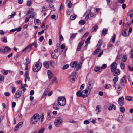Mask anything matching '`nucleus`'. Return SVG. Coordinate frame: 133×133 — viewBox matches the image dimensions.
<instances>
[{
  "mask_svg": "<svg viewBox=\"0 0 133 133\" xmlns=\"http://www.w3.org/2000/svg\"><path fill=\"white\" fill-rule=\"evenodd\" d=\"M69 67V65L68 64L65 65L63 67V69H65Z\"/></svg>",
  "mask_w": 133,
  "mask_h": 133,
  "instance_id": "nucleus-48",
  "label": "nucleus"
},
{
  "mask_svg": "<svg viewBox=\"0 0 133 133\" xmlns=\"http://www.w3.org/2000/svg\"><path fill=\"white\" fill-rule=\"evenodd\" d=\"M58 103L59 105L64 106L66 104V100L65 98L63 97H59L58 99Z\"/></svg>",
  "mask_w": 133,
  "mask_h": 133,
  "instance_id": "nucleus-4",
  "label": "nucleus"
},
{
  "mask_svg": "<svg viewBox=\"0 0 133 133\" xmlns=\"http://www.w3.org/2000/svg\"><path fill=\"white\" fill-rule=\"evenodd\" d=\"M72 6V4L71 2H69L68 4V6L69 8H71Z\"/></svg>",
  "mask_w": 133,
  "mask_h": 133,
  "instance_id": "nucleus-47",
  "label": "nucleus"
},
{
  "mask_svg": "<svg viewBox=\"0 0 133 133\" xmlns=\"http://www.w3.org/2000/svg\"><path fill=\"white\" fill-rule=\"evenodd\" d=\"M85 21L83 20H81L79 22V24L82 25H84L85 24Z\"/></svg>",
  "mask_w": 133,
  "mask_h": 133,
  "instance_id": "nucleus-34",
  "label": "nucleus"
},
{
  "mask_svg": "<svg viewBox=\"0 0 133 133\" xmlns=\"http://www.w3.org/2000/svg\"><path fill=\"white\" fill-rule=\"evenodd\" d=\"M44 130L45 128H42L39 130L38 133H43Z\"/></svg>",
  "mask_w": 133,
  "mask_h": 133,
  "instance_id": "nucleus-50",
  "label": "nucleus"
},
{
  "mask_svg": "<svg viewBox=\"0 0 133 133\" xmlns=\"http://www.w3.org/2000/svg\"><path fill=\"white\" fill-rule=\"evenodd\" d=\"M0 53H4V49L1 47H0Z\"/></svg>",
  "mask_w": 133,
  "mask_h": 133,
  "instance_id": "nucleus-62",
  "label": "nucleus"
},
{
  "mask_svg": "<svg viewBox=\"0 0 133 133\" xmlns=\"http://www.w3.org/2000/svg\"><path fill=\"white\" fill-rule=\"evenodd\" d=\"M93 83L94 81H90L88 83L87 85V87L85 89L90 93L91 90L92 88Z\"/></svg>",
  "mask_w": 133,
  "mask_h": 133,
  "instance_id": "nucleus-8",
  "label": "nucleus"
},
{
  "mask_svg": "<svg viewBox=\"0 0 133 133\" xmlns=\"http://www.w3.org/2000/svg\"><path fill=\"white\" fill-rule=\"evenodd\" d=\"M100 109L101 107L98 105H97L96 107V110L97 111V114H98V112H101V111Z\"/></svg>",
  "mask_w": 133,
  "mask_h": 133,
  "instance_id": "nucleus-26",
  "label": "nucleus"
},
{
  "mask_svg": "<svg viewBox=\"0 0 133 133\" xmlns=\"http://www.w3.org/2000/svg\"><path fill=\"white\" fill-rule=\"evenodd\" d=\"M124 98L123 96H122L119 98L118 102L119 105L120 106H122L124 104Z\"/></svg>",
  "mask_w": 133,
  "mask_h": 133,
  "instance_id": "nucleus-9",
  "label": "nucleus"
},
{
  "mask_svg": "<svg viewBox=\"0 0 133 133\" xmlns=\"http://www.w3.org/2000/svg\"><path fill=\"white\" fill-rule=\"evenodd\" d=\"M4 79V76L0 75V83H3V81Z\"/></svg>",
  "mask_w": 133,
  "mask_h": 133,
  "instance_id": "nucleus-24",
  "label": "nucleus"
},
{
  "mask_svg": "<svg viewBox=\"0 0 133 133\" xmlns=\"http://www.w3.org/2000/svg\"><path fill=\"white\" fill-rule=\"evenodd\" d=\"M47 74L49 79H51L53 76V74L52 72L49 70H48L47 71Z\"/></svg>",
  "mask_w": 133,
  "mask_h": 133,
  "instance_id": "nucleus-15",
  "label": "nucleus"
},
{
  "mask_svg": "<svg viewBox=\"0 0 133 133\" xmlns=\"http://www.w3.org/2000/svg\"><path fill=\"white\" fill-rule=\"evenodd\" d=\"M123 119V116L122 115H120L118 119V121L121 122Z\"/></svg>",
  "mask_w": 133,
  "mask_h": 133,
  "instance_id": "nucleus-37",
  "label": "nucleus"
},
{
  "mask_svg": "<svg viewBox=\"0 0 133 133\" xmlns=\"http://www.w3.org/2000/svg\"><path fill=\"white\" fill-rule=\"evenodd\" d=\"M127 31V29H125L124 30L122 33V35L123 36H128V35L129 34L128 33V35H127L126 33Z\"/></svg>",
  "mask_w": 133,
  "mask_h": 133,
  "instance_id": "nucleus-28",
  "label": "nucleus"
},
{
  "mask_svg": "<svg viewBox=\"0 0 133 133\" xmlns=\"http://www.w3.org/2000/svg\"><path fill=\"white\" fill-rule=\"evenodd\" d=\"M90 123V121L88 120H85L83 122L84 124H89Z\"/></svg>",
  "mask_w": 133,
  "mask_h": 133,
  "instance_id": "nucleus-51",
  "label": "nucleus"
},
{
  "mask_svg": "<svg viewBox=\"0 0 133 133\" xmlns=\"http://www.w3.org/2000/svg\"><path fill=\"white\" fill-rule=\"evenodd\" d=\"M100 49V47L96 49L95 50L93 53V55H95L97 54L99 51Z\"/></svg>",
  "mask_w": 133,
  "mask_h": 133,
  "instance_id": "nucleus-29",
  "label": "nucleus"
},
{
  "mask_svg": "<svg viewBox=\"0 0 133 133\" xmlns=\"http://www.w3.org/2000/svg\"><path fill=\"white\" fill-rule=\"evenodd\" d=\"M31 4V0L28 1H27V5L28 6H30Z\"/></svg>",
  "mask_w": 133,
  "mask_h": 133,
  "instance_id": "nucleus-46",
  "label": "nucleus"
},
{
  "mask_svg": "<svg viewBox=\"0 0 133 133\" xmlns=\"http://www.w3.org/2000/svg\"><path fill=\"white\" fill-rule=\"evenodd\" d=\"M34 23L36 25H40L41 24V21L38 19H34Z\"/></svg>",
  "mask_w": 133,
  "mask_h": 133,
  "instance_id": "nucleus-21",
  "label": "nucleus"
},
{
  "mask_svg": "<svg viewBox=\"0 0 133 133\" xmlns=\"http://www.w3.org/2000/svg\"><path fill=\"white\" fill-rule=\"evenodd\" d=\"M125 111V108L122 106L120 108V111L122 113H124Z\"/></svg>",
  "mask_w": 133,
  "mask_h": 133,
  "instance_id": "nucleus-33",
  "label": "nucleus"
},
{
  "mask_svg": "<svg viewBox=\"0 0 133 133\" xmlns=\"http://www.w3.org/2000/svg\"><path fill=\"white\" fill-rule=\"evenodd\" d=\"M84 40H82L80 41L78 45L77 48V50L78 51H80L82 48V46L83 45V43H84Z\"/></svg>",
  "mask_w": 133,
  "mask_h": 133,
  "instance_id": "nucleus-12",
  "label": "nucleus"
},
{
  "mask_svg": "<svg viewBox=\"0 0 133 133\" xmlns=\"http://www.w3.org/2000/svg\"><path fill=\"white\" fill-rule=\"evenodd\" d=\"M77 72H72L69 76L68 80L71 82L73 83L77 79Z\"/></svg>",
  "mask_w": 133,
  "mask_h": 133,
  "instance_id": "nucleus-3",
  "label": "nucleus"
},
{
  "mask_svg": "<svg viewBox=\"0 0 133 133\" xmlns=\"http://www.w3.org/2000/svg\"><path fill=\"white\" fill-rule=\"evenodd\" d=\"M117 64L116 62L112 63L110 65L111 70L112 72L114 71L116 69Z\"/></svg>",
  "mask_w": 133,
  "mask_h": 133,
  "instance_id": "nucleus-10",
  "label": "nucleus"
},
{
  "mask_svg": "<svg viewBox=\"0 0 133 133\" xmlns=\"http://www.w3.org/2000/svg\"><path fill=\"white\" fill-rule=\"evenodd\" d=\"M82 64V62H80L78 64L77 62L74 61L71 62L70 64V66L72 67H75L76 70H78L81 68V66Z\"/></svg>",
  "mask_w": 133,
  "mask_h": 133,
  "instance_id": "nucleus-2",
  "label": "nucleus"
},
{
  "mask_svg": "<svg viewBox=\"0 0 133 133\" xmlns=\"http://www.w3.org/2000/svg\"><path fill=\"white\" fill-rule=\"evenodd\" d=\"M39 117V115L38 114H35L32 117L31 119V123L32 124L36 123L38 120Z\"/></svg>",
  "mask_w": 133,
  "mask_h": 133,
  "instance_id": "nucleus-6",
  "label": "nucleus"
},
{
  "mask_svg": "<svg viewBox=\"0 0 133 133\" xmlns=\"http://www.w3.org/2000/svg\"><path fill=\"white\" fill-rule=\"evenodd\" d=\"M107 67V65L105 64H103L101 67H100L101 69H105Z\"/></svg>",
  "mask_w": 133,
  "mask_h": 133,
  "instance_id": "nucleus-43",
  "label": "nucleus"
},
{
  "mask_svg": "<svg viewBox=\"0 0 133 133\" xmlns=\"http://www.w3.org/2000/svg\"><path fill=\"white\" fill-rule=\"evenodd\" d=\"M120 66L122 69H124L125 65L124 63L121 62L120 64Z\"/></svg>",
  "mask_w": 133,
  "mask_h": 133,
  "instance_id": "nucleus-36",
  "label": "nucleus"
},
{
  "mask_svg": "<svg viewBox=\"0 0 133 133\" xmlns=\"http://www.w3.org/2000/svg\"><path fill=\"white\" fill-rule=\"evenodd\" d=\"M90 92L86 89L81 92V90H79L76 93V95L78 97H86L90 94Z\"/></svg>",
  "mask_w": 133,
  "mask_h": 133,
  "instance_id": "nucleus-1",
  "label": "nucleus"
},
{
  "mask_svg": "<svg viewBox=\"0 0 133 133\" xmlns=\"http://www.w3.org/2000/svg\"><path fill=\"white\" fill-rule=\"evenodd\" d=\"M44 113H42L40 115L39 119L40 121L42 122L44 120Z\"/></svg>",
  "mask_w": 133,
  "mask_h": 133,
  "instance_id": "nucleus-20",
  "label": "nucleus"
},
{
  "mask_svg": "<svg viewBox=\"0 0 133 133\" xmlns=\"http://www.w3.org/2000/svg\"><path fill=\"white\" fill-rule=\"evenodd\" d=\"M22 91L20 90H18L16 92L15 95V98H19L21 95Z\"/></svg>",
  "mask_w": 133,
  "mask_h": 133,
  "instance_id": "nucleus-11",
  "label": "nucleus"
},
{
  "mask_svg": "<svg viewBox=\"0 0 133 133\" xmlns=\"http://www.w3.org/2000/svg\"><path fill=\"white\" fill-rule=\"evenodd\" d=\"M43 65L46 69H48L49 68V65L48 63V61H45L44 62H43Z\"/></svg>",
  "mask_w": 133,
  "mask_h": 133,
  "instance_id": "nucleus-18",
  "label": "nucleus"
},
{
  "mask_svg": "<svg viewBox=\"0 0 133 133\" xmlns=\"http://www.w3.org/2000/svg\"><path fill=\"white\" fill-rule=\"evenodd\" d=\"M102 43V41L101 40H99L98 42V44L97 45V47H98L100 46L101 45Z\"/></svg>",
  "mask_w": 133,
  "mask_h": 133,
  "instance_id": "nucleus-45",
  "label": "nucleus"
},
{
  "mask_svg": "<svg viewBox=\"0 0 133 133\" xmlns=\"http://www.w3.org/2000/svg\"><path fill=\"white\" fill-rule=\"evenodd\" d=\"M116 38V35L115 34H114L113 36L112 37V42L113 43H114L115 41Z\"/></svg>",
  "mask_w": 133,
  "mask_h": 133,
  "instance_id": "nucleus-40",
  "label": "nucleus"
},
{
  "mask_svg": "<svg viewBox=\"0 0 133 133\" xmlns=\"http://www.w3.org/2000/svg\"><path fill=\"white\" fill-rule=\"evenodd\" d=\"M26 64H25L28 65L30 63V61L29 58H26Z\"/></svg>",
  "mask_w": 133,
  "mask_h": 133,
  "instance_id": "nucleus-54",
  "label": "nucleus"
},
{
  "mask_svg": "<svg viewBox=\"0 0 133 133\" xmlns=\"http://www.w3.org/2000/svg\"><path fill=\"white\" fill-rule=\"evenodd\" d=\"M53 108L55 110H58L59 109L58 105L56 102L53 104Z\"/></svg>",
  "mask_w": 133,
  "mask_h": 133,
  "instance_id": "nucleus-16",
  "label": "nucleus"
},
{
  "mask_svg": "<svg viewBox=\"0 0 133 133\" xmlns=\"http://www.w3.org/2000/svg\"><path fill=\"white\" fill-rule=\"evenodd\" d=\"M16 91V88L15 87H12V93H14Z\"/></svg>",
  "mask_w": 133,
  "mask_h": 133,
  "instance_id": "nucleus-55",
  "label": "nucleus"
},
{
  "mask_svg": "<svg viewBox=\"0 0 133 133\" xmlns=\"http://www.w3.org/2000/svg\"><path fill=\"white\" fill-rule=\"evenodd\" d=\"M76 35V33L73 34L71 36L70 39H74Z\"/></svg>",
  "mask_w": 133,
  "mask_h": 133,
  "instance_id": "nucleus-44",
  "label": "nucleus"
},
{
  "mask_svg": "<svg viewBox=\"0 0 133 133\" xmlns=\"http://www.w3.org/2000/svg\"><path fill=\"white\" fill-rule=\"evenodd\" d=\"M91 36L89 37L85 41V43L86 44L85 46H87L88 44H89L90 42V40L91 39Z\"/></svg>",
  "mask_w": 133,
  "mask_h": 133,
  "instance_id": "nucleus-22",
  "label": "nucleus"
},
{
  "mask_svg": "<svg viewBox=\"0 0 133 133\" xmlns=\"http://www.w3.org/2000/svg\"><path fill=\"white\" fill-rule=\"evenodd\" d=\"M52 43V40L51 39H49V44L50 45H51Z\"/></svg>",
  "mask_w": 133,
  "mask_h": 133,
  "instance_id": "nucleus-60",
  "label": "nucleus"
},
{
  "mask_svg": "<svg viewBox=\"0 0 133 133\" xmlns=\"http://www.w3.org/2000/svg\"><path fill=\"white\" fill-rule=\"evenodd\" d=\"M63 121V120L62 118L60 117L57 118L54 121L55 125L57 127L59 126L62 124Z\"/></svg>",
  "mask_w": 133,
  "mask_h": 133,
  "instance_id": "nucleus-7",
  "label": "nucleus"
},
{
  "mask_svg": "<svg viewBox=\"0 0 133 133\" xmlns=\"http://www.w3.org/2000/svg\"><path fill=\"white\" fill-rule=\"evenodd\" d=\"M42 64L40 63H37L33 66V71L35 72L39 71L41 68Z\"/></svg>",
  "mask_w": 133,
  "mask_h": 133,
  "instance_id": "nucleus-5",
  "label": "nucleus"
},
{
  "mask_svg": "<svg viewBox=\"0 0 133 133\" xmlns=\"http://www.w3.org/2000/svg\"><path fill=\"white\" fill-rule=\"evenodd\" d=\"M77 15H71L70 16V18L72 20H74L77 17Z\"/></svg>",
  "mask_w": 133,
  "mask_h": 133,
  "instance_id": "nucleus-31",
  "label": "nucleus"
},
{
  "mask_svg": "<svg viewBox=\"0 0 133 133\" xmlns=\"http://www.w3.org/2000/svg\"><path fill=\"white\" fill-rule=\"evenodd\" d=\"M16 29L17 32H19L21 30L22 28L21 27H19L17 28H16Z\"/></svg>",
  "mask_w": 133,
  "mask_h": 133,
  "instance_id": "nucleus-58",
  "label": "nucleus"
},
{
  "mask_svg": "<svg viewBox=\"0 0 133 133\" xmlns=\"http://www.w3.org/2000/svg\"><path fill=\"white\" fill-rule=\"evenodd\" d=\"M118 76H116L113 79V81L115 83V84H116V83L117 81L118 80Z\"/></svg>",
  "mask_w": 133,
  "mask_h": 133,
  "instance_id": "nucleus-27",
  "label": "nucleus"
},
{
  "mask_svg": "<svg viewBox=\"0 0 133 133\" xmlns=\"http://www.w3.org/2000/svg\"><path fill=\"white\" fill-rule=\"evenodd\" d=\"M111 86L110 84H106L105 87V89H109L111 88Z\"/></svg>",
  "mask_w": 133,
  "mask_h": 133,
  "instance_id": "nucleus-52",
  "label": "nucleus"
},
{
  "mask_svg": "<svg viewBox=\"0 0 133 133\" xmlns=\"http://www.w3.org/2000/svg\"><path fill=\"white\" fill-rule=\"evenodd\" d=\"M2 42L5 43H6L7 42V39L5 37L2 38Z\"/></svg>",
  "mask_w": 133,
  "mask_h": 133,
  "instance_id": "nucleus-42",
  "label": "nucleus"
},
{
  "mask_svg": "<svg viewBox=\"0 0 133 133\" xmlns=\"http://www.w3.org/2000/svg\"><path fill=\"white\" fill-rule=\"evenodd\" d=\"M127 59V57L125 55H124L122 58V59L123 61L124 62H125L126 61V60Z\"/></svg>",
  "mask_w": 133,
  "mask_h": 133,
  "instance_id": "nucleus-49",
  "label": "nucleus"
},
{
  "mask_svg": "<svg viewBox=\"0 0 133 133\" xmlns=\"http://www.w3.org/2000/svg\"><path fill=\"white\" fill-rule=\"evenodd\" d=\"M125 98L127 100H128L129 101H133V97L130 96H126Z\"/></svg>",
  "mask_w": 133,
  "mask_h": 133,
  "instance_id": "nucleus-23",
  "label": "nucleus"
},
{
  "mask_svg": "<svg viewBox=\"0 0 133 133\" xmlns=\"http://www.w3.org/2000/svg\"><path fill=\"white\" fill-rule=\"evenodd\" d=\"M2 72L3 74L5 75H7L8 73V71L6 70H3Z\"/></svg>",
  "mask_w": 133,
  "mask_h": 133,
  "instance_id": "nucleus-53",
  "label": "nucleus"
},
{
  "mask_svg": "<svg viewBox=\"0 0 133 133\" xmlns=\"http://www.w3.org/2000/svg\"><path fill=\"white\" fill-rule=\"evenodd\" d=\"M128 67L129 68V70L130 71H133V67H132L131 68L130 65H128Z\"/></svg>",
  "mask_w": 133,
  "mask_h": 133,
  "instance_id": "nucleus-56",
  "label": "nucleus"
},
{
  "mask_svg": "<svg viewBox=\"0 0 133 133\" xmlns=\"http://www.w3.org/2000/svg\"><path fill=\"white\" fill-rule=\"evenodd\" d=\"M41 9H42V11H41V12L42 11L44 12L45 11H46L47 10V7H45L44 6H43L41 8Z\"/></svg>",
  "mask_w": 133,
  "mask_h": 133,
  "instance_id": "nucleus-38",
  "label": "nucleus"
},
{
  "mask_svg": "<svg viewBox=\"0 0 133 133\" xmlns=\"http://www.w3.org/2000/svg\"><path fill=\"white\" fill-rule=\"evenodd\" d=\"M16 12H15L13 14L9 15L8 17V18L10 19L11 18L13 17L14 16L16 15Z\"/></svg>",
  "mask_w": 133,
  "mask_h": 133,
  "instance_id": "nucleus-39",
  "label": "nucleus"
},
{
  "mask_svg": "<svg viewBox=\"0 0 133 133\" xmlns=\"http://www.w3.org/2000/svg\"><path fill=\"white\" fill-rule=\"evenodd\" d=\"M33 46V43H31V44H30L28 46V48H30V49L29 51L31 49V48Z\"/></svg>",
  "mask_w": 133,
  "mask_h": 133,
  "instance_id": "nucleus-61",
  "label": "nucleus"
},
{
  "mask_svg": "<svg viewBox=\"0 0 133 133\" xmlns=\"http://www.w3.org/2000/svg\"><path fill=\"white\" fill-rule=\"evenodd\" d=\"M107 1V3L108 5H110L111 3V0H106Z\"/></svg>",
  "mask_w": 133,
  "mask_h": 133,
  "instance_id": "nucleus-63",
  "label": "nucleus"
},
{
  "mask_svg": "<svg viewBox=\"0 0 133 133\" xmlns=\"http://www.w3.org/2000/svg\"><path fill=\"white\" fill-rule=\"evenodd\" d=\"M47 95V93L44 91L42 95V97L43 98L44 97Z\"/></svg>",
  "mask_w": 133,
  "mask_h": 133,
  "instance_id": "nucleus-59",
  "label": "nucleus"
},
{
  "mask_svg": "<svg viewBox=\"0 0 133 133\" xmlns=\"http://www.w3.org/2000/svg\"><path fill=\"white\" fill-rule=\"evenodd\" d=\"M126 83V81L125 79V77L124 76L120 80V83L121 85L124 86L125 85Z\"/></svg>",
  "mask_w": 133,
  "mask_h": 133,
  "instance_id": "nucleus-13",
  "label": "nucleus"
},
{
  "mask_svg": "<svg viewBox=\"0 0 133 133\" xmlns=\"http://www.w3.org/2000/svg\"><path fill=\"white\" fill-rule=\"evenodd\" d=\"M50 63L51 66H53L54 64V62L52 61L51 60L50 61Z\"/></svg>",
  "mask_w": 133,
  "mask_h": 133,
  "instance_id": "nucleus-64",
  "label": "nucleus"
},
{
  "mask_svg": "<svg viewBox=\"0 0 133 133\" xmlns=\"http://www.w3.org/2000/svg\"><path fill=\"white\" fill-rule=\"evenodd\" d=\"M113 45L111 44H109L108 46V49L109 50L111 49Z\"/></svg>",
  "mask_w": 133,
  "mask_h": 133,
  "instance_id": "nucleus-41",
  "label": "nucleus"
},
{
  "mask_svg": "<svg viewBox=\"0 0 133 133\" xmlns=\"http://www.w3.org/2000/svg\"><path fill=\"white\" fill-rule=\"evenodd\" d=\"M23 124V122H21L17 124V126H18L20 128L21 127V125Z\"/></svg>",
  "mask_w": 133,
  "mask_h": 133,
  "instance_id": "nucleus-57",
  "label": "nucleus"
},
{
  "mask_svg": "<svg viewBox=\"0 0 133 133\" xmlns=\"http://www.w3.org/2000/svg\"><path fill=\"white\" fill-rule=\"evenodd\" d=\"M98 29V26L97 25H96L94 26L93 27L92 29V31L95 32L97 31V30Z\"/></svg>",
  "mask_w": 133,
  "mask_h": 133,
  "instance_id": "nucleus-25",
  "label": "nucleus"
},
{
  "mask_svg": "<svg viewBox=\"0 0 133 133\" xmlns=\"http://www.w3.org/2000/svg\"><path fill=\"white\" fill-rule=\"evenodd\" d=\"M107 32V30L105 29H104L102 31V33L103 35H105Z\"/></svg>",
  "mask_w": 133,
  "mask_h": 133,
  "instance_id": "nucleus-30",
  "label": "nucleus"
},
{
  "mask_svg": "<svg viewBox=\"0 0 133 133\" xmlns=\"http://www.w3.org/2000/svg\"><path fill=\"white\" fill-rule=\"evenodd\" d=\"M94 70L96 72H100L102 71V69L100 67L96 66L94 68Z\"/></svg>",
  "mask_w": 133,
  "mask_h": 133,
  "instance_id": "nucleus-19",
  "label": "nucleus"
},
{
  "mask_svg": "<svg viewBox=\"0 0 133 133\" xmlns=\"http://www.w3.org/2000/svg\"><path fill=\"white\" fill-rule=\"evenodd\" d=\"M112 72L114 76H116L120 74V71L119 69H116L114 71Z\"/></svg>",
  "mask_w": 133,
  "mask_h": 133,
  "instance_id": "nucleus-14",
  "label": "nucleus"
},
{
  "mask_svg": "<svg viewBox=\"0 0 133 133\" xmlns=\"http://www.w3.org/2000/svg\"><path fill=\"white\" fill-rule=\"evenodd\" d=\"M4 53H8L10 52L11 50V49L9 47L7 46L5 47L4 49Z\"/></svg>",
  "mask_w": 133,
  "mask_h": 133,
  "instance_id": "nucleus-17",
  "label": "nucleus"
},
{
  "mask_svg": "<svg viewBox=\"0 0 133 133\" xmlns=\"http://www.w3.org/2000/svg\"><path fill=\"white\" fill-rule=\"evenodd\" d=\"M36 14L34 13L33 14L30 15L29 17V18H36Z\"/></svg>",
  "mask_w": 133,
  "mask_h": 133,
  "instance_id": "nucleus-32",
  "label": "nucleus"
},
{
  "mask_svg": "<svg viewBox=\"0 0 133 133\" xmlns=\"http://www.w3.org/2000/svg\"><path fill=\"white\" fill-rule=\"evenodd\" d=\"M51 118V116L50 112H47V119L48 120H50Z\"/></svg>",
  "mask_w": 133,
  "mask_h": 133,
  "instance_id": "nucleus-35",
  "label": "nucleus"
}]
</instances>
